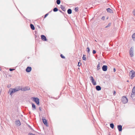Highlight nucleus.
I'll return each instance as SVG.
<instances>
[{"label": "nucleus", "instance_id": "1", "mask_svg": "<svg viewBox=\"0 0 135 135\" xmlns=\"http://www.w3.org/2000/svg\"><path fill=\"white\" fill-rule=\"evenodd\" d=\"M20 90V86H18L16 87L14 89L11 88L9 89L8 93L10 95L12 96L13 93L17 91H18Z\"/></svg>", "mask_w": 135, "mask_h": 135}, {"label": "nucleus", "instance_id": "2", "mask_svg": "<svg viewBox=\"0 0 135 135\" xmlns=\"http://www.w3.org/2000/svg\"><path fill=\"white\" fill-rule=\"evenodd\" d=\"M134 48L133 47H131L129 50V53L130 56L131 57L134 56L133 50Z\"/></svg>", "mask_w": 135, "mask_h": 135}, {"label": "nucleus", "instance_id": "3", "mask_svg": "<svg viewBox=\"0 0 135 135\" xmlns=\"http://www.w3.org/2000/svg\"><path fill=\"white\" fill-rule=\"evenodd\" d=\"M128 99L126 97L123 96L122 98V102L124 104H126L128 102Z\"/></svg>", "mask_w": 135, "mask_h": 135}, {"label": "nucleus", "instance_id": "4", "mask_svg": "<svg viewBox=\"0 0 135 135\" xmlns=\"http://www.w3.org/2000/svg\"><path fill=\"white\" fill-rule=\"evenodd\" d=\"M129 74L131 75V78L132 79L135 76V74L134 71L133 70H131L129 72Z\"/></svg>", "mask_w": 135, "mask_h": 135}, {"label": "nucleus", "instance_id": "5", "mask_svg": "<svg viewBox=\"0 0 135 135\" xmlns=\"http://www.w3.org/2000/svg\"><path fill=\"white\" fill-rule=\"evenodd\" d=\"M33 101L36 103L38 105H40V102L39 101V99L37 98L33 97Z\"/></svg>", "mask_w": 135, "mask_h": 135}, {"label": "nucleus", "instance_id": "6", "mask_svg": "<svg viewBox=\"0 0 135 135\" xmlns=\"http://www.w3.org/2000/svg\"><path fill=\"white\" fill-rule=\"evenodd\" d=\"M30 89V88L28 86H26L25 87L21 88L20 87V90L21 91H25L27 90H29Z\"/></svg>", "mask_w": 135, "mask_h": 135}, {"label": "nucleus", "instance_id": "7", "mask_svg": "<svg viewBox=\"0 0 135 135\" xmlns=\"http://www.w3.org/2000/svg\"><path fill=\"white\" fill-rule=\"evenodd\" d=\"M135 96V86L132 89V93L131 95V97L132 99Z\"/></svg>", "mask_w": 135, "mask_h": 135}, {"label": "nucleus", "instance_id": "8", "mask_svg": "<svg viewBox=\"0 0 135 135\" xmlns=\"http://www.w3.org/2000/svg\"><path fill=\"white\" fill-rule=\"evenodd\" d=\"M41 39L42 40H43L44 41H46L47 40V38H46V36L44 35H41Z\"/></svg>", "mask_w": 135, "mask_h": 135}, {"label": "nucleus", "instance_id": "9", "mask_svg": "<svg viewBox=\"0 0 135 135\" xmlns=\"http://www.w3.org/2000/svg\"><path fill=\"white\" fill-rule=\"evenodd\" d=\"M32 68L30 66H28L26 68V71L27 72L29 73L30 72Z\"/></svg>", "mask_w": 135, "mask_h": 135}, {"label": "nucleus", "instance_id": "10", "mask_svg": "<svg viewBox=\"0 0 135 135\" xmlns=\"http://www.w3.org/2000/svg\"><path fill=\"white\" fill-rule=\"evenodd\" d=\"M107 65H104L102 67V69L103 71H106L107 69Z\"/></svg>", "mask_w": 135, "mask_h": 135}, {"label": "nucleus", "instance_id": "11", "mask_svg": "<svg viewBox=\"0 0 135 135\" xmlns=\"http://www.w3.org/2000/svg\"><path fill=\"white\" fill-rule=\"evenodd\" d=\"M15 124L17 126H19L21 125V123L20 121L18 120L15 122Z\"/></svg>", "mask_w": 135, "mask_h": 135}, {"label": "nucleus", "instance_id": "12", "mask_svg": "<svg viewBox=\"0 0 135 135\" xmlns=\"http://www.w3.org/2000/svg\"><path fill=\"white\" fill-rule=\"evenodd\" d=\"M42 120L43 123L44 124L47 126V122L46 120L45 119H44V118H42Z\"/></svg>", "mask_w": 135, "mask_h": 135}, {"label": "nucleus", "instance_id": "13", "mask_svg": "<svg viewBox=\"0 0 135 135\" xmlns=\"http://www.w3.org/2000/svg\"><path fill=\"white\" fill-rule=\"evenodd\" d=\"M96 89L97 90L99 91L101 90V88L100 86L97 85L96 86Z\"/></svg>", "mask_w": 135, "mask_h": 135}, {"label": "nucleus", "instance_id": "14", "mask_svg": "<svg viewBox=\"0 0 135 135\" xmlns=\"http://www.w3.org/2000/svg\"><path fill=\"white\" fill-rule=\"evenodd\" d=\"M32 109L34 110L36 109V106L33 103H32Z\"/></svg>", "mask_w": 135, "mask_h": 135}, {"label": "nucleus", "instance_id": "15", "mask_svg": "<svg viewBox=\"0 0 135 135\" xmlns=\"http://www.w3.org/2000/svg\"><path fill=\"white\" fill-rule=\"evenodd\" d=\"M107 12H108L112 13L113 12L112 10L109 8L107 9Z\"/></svg>", "mask_w": 135, "mask_h": 135}, {"label": "nucleus", "instance_id": "16", "mask_svg": "<svg viewBox=\"0 0 135 135\" xmlns=\"http://www.w3.org/2000/svg\"><path fill=\"white\" fill-rule=\"evenodd\" d=\"M60 7L61 8L62 10L63 11H66L65 8L62 5H60Z\"/></svg>", "mask_w": 135, "mask_h": 135}, {"label": "nucleus", "instance_id": "17", "mask_svg": "<svg viewBox=\"0 0 135 135\" xmlns=\"http://www.w3.org/2000/svg\"><path fill=\"white\" fill-rule=\"evenodd\" d=\"M30 26L32 30H34L35 29V27L34 25L32 24H31L30 25Z\"/></svg>", "mask_w": 135, "mask_h": 135}, {"label": "nucleus", "instance_id": "18", "mask_svg": "<svg viewBox=\"0 0 135 135\" xmlns=\"http://www.w3.org/2000/svg\"><path fill=\"white\" fill-rule=\"evenodd\" d=\"M67 12L68 14H71L72 13V10L71 9H69L67 11Z\"/></svg>", "mask_w": 135, "mask_h": 135}, {"label": "nucleus", "instance_id": "19", "mask_svg": "<svg viewBox=\"0 0 135 135\" xmlns=\"http://www.w3.org/2000/svg\"><path fill=\"white\" fill-rule=\"evenodd\" d=\"M122 126L121 125H119V131H122Z\"/></svg>", "mask_w": 135, "mask_h": 135}, {"label": "nucleus", "instance_id": "20", "mask_svg": "<svg viewBox=\"0 0 135 135\" xmlns=\"http://www.w3.org/2000/svg\"><path fill=\"white\" fill-rule=\"evenodd\" d=\"M91 82L94 85H97L96 82L94 80L91 81Z\"/></svg>", "mask_w": 135, "mask_h": 135}, {"label": "nucleus", "instance_id": "21", "mask_svg": "<svg viewBox=\"0 0 135 135\" xmlns=\"http://www.w3.org/2000/svg\"><path fill=\"white\" fill-rule=\"evenodd\" d=\"M132 37L133 39V40L134 41H135V33H133L132 36Z\"/></svg>", "mask_w": 135, "mask_h": 135}, {"label": "nucleus", "instance_id": "22", "mask_svg": "<svg viewBox=\"0 0 135 135\" xmlns=\"http://www.w3.org/2000/svg\"><path fill=\"white\" fill-rule=\"evenodd\" d=\"M86 55H83V56L82 57L83 59L84 60H86Z\"/></svg>", "mask_w": 135, "mask_h": 135}, {"label": "nucleus", "instance_id": "23", "mask_svg": "<svg viewBox=\"0 0 135 135\" xmlns=\"http://www.w3.org/2000/svg\"><path fill=\"white\" fill-rule=\"evenodd\" d=\"M100 65L99 63L97 66V70H98L100 69Z\"/></svg>", "mask_w": 135, "mask_h": 135}, {"label": "nucleus", "instance_id": "24", "mask_svg": "<svg viewBox=\"0 0 135 135\" xmlns=\"http://www.w3.org/2000/svg\"><path fill=\"white\" fill-rule=\"evenodd\" d=\"M58 10V9L56 7H55L53 9V11L54 12H56Z\"/></svg>", "mask_w": 135, "mask_h": 135}, {"label": "nucleus", "instance_id": "25", "mask_svg": "<svg viewBox=\"0 0 135 135\" xmlns=\"http://www.w3.org/2000/svg\"><path fill=\"white\" fill-rule=\"evenodd\" d=\"M56 2L57 4H59L61 2V1L60 0H57L56 1Z\"/></svg>", "mask_w": 135, "mask_h": 135}, {"label": "nucleus", "instance_id": "26", "mask_svg": "<svg viewBox=\"0 0 135 135\" xmlns=\"http://www.w3.org/2000/svg\"><path fill=\"white\" fill-rule=\"evenodd\" d=\"M110 126L111 128L113 129L114 127V125L113 123H111L110 124Z\"/></svg>", "mask_w": 135, "mask_h": 135}, {"label": "nucleus", "instance_id": "27", "mask_svg": "<svg viewBox=\"0 0 135 135\" xmlns=\"http://www.w3.org/2000/svg\"><path fill=\"white\" fill-rule=\"evenodd\" d=\"M90 80L91 81L92 80H94L93 77H92V76H91L90 77Z\"/></svg>", "mask_w": 135, "mask_h": 135}, {"label": "nucleus", "instance_id": "28", "mask_svg": "<svg viewBox=\"0 0 135 135\" xmlns=\"http://www.w3.org/2000/svg\"><path fill=\"white\" fill-rule=\"evenodd\" d=\"M86 51L88 53H89L90 52V49L89 47H88L86 48Z\"/></svg>", "mask_w": 135, "mask_h": 135}, {"label": "nucleus", "instance_id": "29", "mask_svg": "<svg viewBox=\"0 0 135 135\" xmlns=\"http://www.w3.org/2000/svg\"><path fill=\"white\" fill-rule=\"evenodd\" d=\"M111 25V23H108V25L107 26H106L105 27V28H107L109 27Z\"/></svg>", "mask_w": 135, "mask_h": 135}, {"label": "nucleus", "instance_id": "30", "mask_svg": "<svg viewBox=\"0 0 135 135\" xmlns=\"http://www.w3.org/2000/svg\"><path fill=\"white\" fill-rule=\"evenodd\" d=\"M60 56H61V57L62 58L65 59V57L64 56H63L62 54H61L60 55Z\"/></svg>", "mask_w": 135, "mask_h": 135}, {"label": "nucleus", "instance_id": "31", "mask_svg": "<svg viewBox=\"0 0 135 135\" xmlns=\"http://www.w3.org/2000/svg\"><path fill=\"white\" fill-rule=\"evenodd\" d=\"M75 10L76 12H77L78 11V7L75 8Z\"/></svg>", "mask_w": 135, "mask_h": 135}, {"label": "nucleus", "instance_id": "32", "mask_svg": "<svg viewBox=\"0 0 135 135\" xmlns=\"http://www.w3.org/2000/svg\"><path fill=\"white\" fill-rule=\"evenodd\" d=\"M96 53V51L95 50H93V53L94 54H95Z\"/></svg>", "mask_w": 135, "mask_h": 135}, {"label": "nucleus", "instance_id": "33", "mask_svg": "<svg viewBox=\"0 0 135 135\" xmlns=\"http://www.w3.org/2000/svg\"><path fill=\"white\" fill-rule=\"evenodd\" d=\"M81 65V63H80L79 62L78 63V66H80Z\"/></svg>", "mask_w": 135, "mask_h": 135}, {"label": "nucleus", "instance_id": "34", "mask_svg": "<svg viewBox=\"0 0 135 135\" xmlns=\"http://www.w3.org/2000/svg\"><path fill=\"white\" fill-rule=\"evenodd\" d=\"M133 13L134 15L135 16V9L133 11Z\"/></svg>", "mask_w": 135, "mask_h": 135}, {"label": "nucleus", "instance_id": "35", "mask_svg": "<svg viewBox=\"0 0 135 135\" xmlns=\"http://www.w3.org/2000/svg\"><path fill=\"white\" fill-rule=\"evenodd\" d=\"M28 135H36L33 134L32 133H28Z\"/></svg>", "mask_w": 135, "mask_h": 135}, {"label": "nucleus", "instance_id": "36", "mask_svg": "<svg viewBox=\"0 0 135 135\" xmlns=\"http://www.w3.org/2000/svg\"><path fill=\"white\" fill-rule=\"evenodd\" d=\"M15 70V69H11V68H10L9 69V70L10 71H12L13 70Z\"/></svg>", "mask_w": 135, "mask_h": 135}, {"label": "nucleus", "instance_id": "37", "mask_svg": "<svg viewBox=\"0 0 135 135\" xmlns=\"http://www.w3.org/2000/svg\"><path fill=\"white\" fill-rule=\"evenodd\" d=\"M48 13H47L46 15H45L44 18H46L48 16Z\"/></svg>", "mask_w": 135, "mask_h": 135}, {"label": "nucleus", "instance_id": "38", "mask_svg": "<svg viewBox=\"0 0 135 135\" xmlns=\"http://www.w3.org/2000/svg\"><path fill=\"white\" fill-rule=\"evenodd\" d=\"M105 19V17L104 16H103L102 17L101 19L103 20H104Z\"/></svg>", "mask_w": 135, "mask_h": 135}, {"label": "nucleus", "instance_id": "39", "mask_svg": "<svg viewBox=\"0 0 135 135\" xmlns=\"http://www.w3.org/2000/svg\"><path fill=\"white\" fill-rule=\"evenodd\" d=\"M39 109L40 111L41 110V107H39Z\"/></svg>", "mask_w": 135, "mask_h": 135}, {"label": "nucleus", "instance_id": "40", "mask_svg": "<svg viewBox=\"0 0 135 135\" xmlns=\"http://www.w3.org/2000/svg\"><path fill=\"white\" fill-rule=\"evenodd\" d=\"M113 70L114 72H115V71L116 70L115 68H114Z\"/></svg>", "mask_w": 135, "mask_h": 135}, {"label": "nucleus", "instance_id": "41", "mask_svg": "<svg viewBox=\"0 0 135 135\" xmlns=\"http://www.w3.org/2000/svg\"><path fill=\"white\" fill-rule=\"evenodd\" d=\"M115 93V91H114V94Z\"/></svg>", "mask_w": 135, "mask_h": 135}, {"label": "nucleus", "instance_id": "42", "mask_svg": "<svg viewBox=\"0 0 135 135\" xmlns=\"http://www.w3.org/2000/svg\"><path fill=\"white\" fill-rule=\"evenodd\" d=\"M117 128L118 129V125H117Z\"/></svg>", "mask_w": 135, "mask_h": 135}, {"label": "nucleus", "instance_id": "43", "mask_svg": "<svg viewBox=\"0 0 135 135\" xmlns=\"http://www.w3.org/2000/svg\"><path fill=\"white\" fill-rule=\"evenodd\" d=\"M29 126V127L30 128H31V126Z\"/></svg>", "mask_w": 135, "mask_h": 135}, {"label": "nucleus", "instance_id": "44", "mask_svg": "<svg viewBox=\"0 0 135 135\" xmlns=\"http://www.w3.org/2000/svg\"><path fill=\"white\" fill-rule=\"evenodd\" d=\"M127 82H129V81L128 80L127 81Z\"/></svg>", "mask_w": 135, "mask_h": 135}, {"label": "nucleus", "instance_id": "45", "mask_svg": "<svg viewBox=\"0 0 135 135\" xmlns=\"http://www.w3.org/2000/svg\"><path fill=\"white\" fill-rule=\"evenodd\" d=\"M56 99H57V98H56Z\"/></svg>", "mask_w": 135, "mask_h": 135}, {"label": "nucleus", "instance_id": "46", "mask_svg": "<svg viewBox=\"0 0 135 135\" xmlns=\"http://www.w3.org/2000/svg\"><path fill=\"white\" fill-rule=\"evenodd\" d=\"M60 12H62L61 11H60Z\"/></svg>", "mask_w": 135, "mask_h": 135}]
</instances>
